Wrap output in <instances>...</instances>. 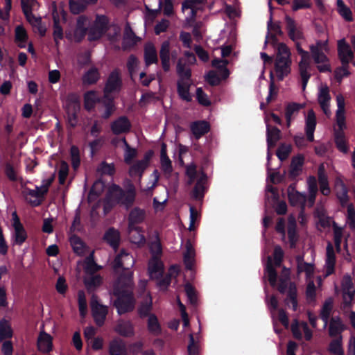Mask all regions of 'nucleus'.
<instances>
[{
  "label": "nucleus",
  "instance_id": "56",
  "mask_svg": "<svg viewBox=\"0 0 355 355\" xmlns=\"http://www.w3.org/2000/svg\"><path fill=\"white\" fill-rule=\"evenodd\" d=\"M184 291L190 304L196 305L198 297L195 288L190 283H187L184 286Z\"/></svg>",
  "mask_w": 355,
  "mask_h": 355
},
{
  "label": "nucleus",
  "instance_id": "13",
  "mask_svg": "<svg viewBox=\"0 0 355 355\" xmlns=\"http://www.w3.org/2000/svg\"><path fill=\"white\" fill-rule=\"evenodd\" d=\"M304 163V157L302 155H298L292 158L288 173V178L290 180H295L302 173Z\"/></svg>",
  "mask_w": 355,
  "mask_h": 355
},
{
  "label": "nucleus",
  "instance_id": "17",
  "mask_svg": "<svg viewBox=\"0 0 355 355\" xmlns=\"http://www.w3.org/2000/svg\"><path fill=\"white\" fill-rule=\"evenodd\" d=\"M316 116L314 111L311 109L307 112V116L305 119V132L306 139L309 141L312 142L314 141V132L316 127Z\"/></svg>",
  "mask_w": 355,
  "mask_h": 355
},
{
  "label": "nucleus",
  "instance_id": "45",
  "mask_svg": "<svg viewBox=\"0 0 355 355\" xmlns=\"http://www.w3.org/2000/svg\"><path fill=\"white\" fill-rule=\"evenodd\" d=\"M311 57L315 64H320L324 62L329 61V58L326 55L327 52L324 50H318L316 48H310Z\"/></svg>",
  "mask_w": 355,
  "mask_h": 355
},
{
  "label": "nucleus",
  "instance_id": "18",
  "mask_svg": "<svg viewBox=\"0 0 355 355\" xmlns=\"http://www.w3.org/2000/svg\"><path fill=\"white\" fill-rule=\"evenodd\" d=\"M190 129L194 137L196 139H199L209 132L210 124L204 120L196 121L191 123Z\"/></svg>",
  "mask_w": 355,
  "mask_h": 355
},
{
  "label": "nucleus",
  "instance_id": "7",
  "mask_svg": "<svg viewBox=\"0 0 355 355\" xmlns=\"http://www.w3.org/2000/svg\"><path fill=\"white\" fill-rule=\"evenodd\" d=\"M135 264L133 257L128 253L125 249H121L119 254L116 257L114 261V268L115 270L121 268L126 272L123 274H128Z\"/></svg>",
  "mask_w": 355,
  "mask_h": 355
},
{
  "label": "nucleus",
  "instance_id": "30",
  "mask_svg": "<svg viewBox=\"0 0 355 355\" xmlns=\"http://www.w3.org/2000/svg\"><path fill=\"white\" fill-rule=\"evenodd\" d=\"M267 145L268 148H274L280 139V130L277 127L267 125Z\"/></svg>",
  "mask_w": 355,
  "mask_h": 355
},
{
  "label": "nucleus",
  "instance_id": "61",
  "mask_svg": "<svg viewBox=\"0 0 355 355\" xmlns=\"http://www.w3.org/2000/svg\"><path fill=\"white\" fill-rule=\"evenodd\" d=\"M205 80L211 86H217L220 85L221 82L220 77L214 70L209 71L206 74Z\"/></svg>",
  "mask_w": 355,
  "mask_h": 355
},
{
  "label": "nucleus",
  "instance_id": "22",
  "mask_svg": "<svg viewBox=\"0 0 355 355\" xmlns=\"http://www.w3.org/2000/svg\"><path fill=\"white\" fill-rule=\"evenodd\" d=\"M104 241L109 244L114 250L119 248L120 243L119 232L114 227L109 228L103 236Z\"/></svg>",
  "mask_w": 355,
  "mask_h": 355
},
{
  "label": "nucleus",
  "instance_id": "47",
  "mask_svg": "<svg viewBox=\"0 0 355 355\" xmlns=\"http://www.w3.org/2000/svg\"><path fill=\"white\" fill-rule=\"evenodd\" d=\"M38 348L40 351L48 353L52 350L51 337L45 334L44 337H40L38 339Z\"/></svg>",
  "mask_w": 355,
  "mask_h": 355
},
{
  "label": "nucleus",
  "instance_id": "8",
  "mask_svg": "<svg viewBox=\"0 0 355 355\" xmlns=\"http://www.w3.org/2000/svg\"><path fill=\"white\" fill-rule=\"evenodd\" d=\"M21 194L25 200L33 207L40 206L45 196L41 191V188L37 186L35 190L28 187L24 188Z\"/></svg>",
  "mask_w": 355,
  "mask_h": 355
},
{
  "label": "nucleus",
  "instance_id": "5",
  "mask_svg": "<svg viewBox=\"0 0 355 355\" xmlns=\"http://www.w3.org/2000/svg\"><path fill=\"white\" fill-rule=\"evenodd\" d=\"M337 50L338 58L342 64L339 70L344 71V76H349L350 72L348 70L349 64L354 59V54L345 38L338 41Z\"/></svg>",
  "mask_w": 355,
  "mask_h": 355
},
{
  "label": "nucleus",
  "instance_id": "2",
  "mask_svg": "<svg viewBox=\"0 0 355 355\" xmlns=\"http://www.w3.org/2000/svg\"><path fill=\"white\" fill-rule=\"evenodd\" d=\"M278 291L284 294L287 291V297L285 303L292 304V309L296 311L298 308L297 289L295 282L290 281V270L286 267L283 268L282 276L277 286Z\"/></svg>",
  "mask_w": 355,
  "mask_h": 355
},
{
  "label": "nucleus",
  "instance_id": "60",
  "mask_svg": "<svg viewBox=\"0 0 355 355\" xmlns=\"http://www.w3.org/2000/svg\"><path fill=\"white\" fill-rule=\"evenodd\" d=\"M150 252L151 257H161L162 254V247L159 239H157L150 243Z\"/></svg>",
  "mask_w": 355,
  "mask_h": 355
},
{
  "label": "nucleus",
  "instance_id": "50",
  "mask_svg": "<svg viewBox=\"0 0 355 355\" xmlns=\"http://www.w3.org/2000/svg\"><path fill=\"white\" fill-rule=\"evenodd\" d=\"M266 270L268 274V278L270 284L272 286H275L277 284V272L272 266L270 258H268Z\"/></svg>",
  "mask_w": 355,
  "mask_h": 355
},
{
  "label": "nucleus",
  "instance_id": "59",
  "mask_svg": "<svg viewBox=\"0 0 355 355\" xmlns=\"http://www.w3.org/2000/svg\"><path fill=\"white\" fill-rule=\"evenodd\" d=\"M12 336V330L10 325L6 322H0V341L11 338Z\"/></svg>",
  "mask_w": 355,
  "mask_h": 355
},
{
  "label": "nucleus",
  "instance_id": "33",
  "mask_svg": "<svg viewBox=\"0 0 355 355\" xmlns=\"http://www.w3.org/2000/svg\"><path fill=\"white\" fill-rule=\"evenodd\" d=\"M336 197L338 199L341 207H346L349 200L347 187L343 182H341L336 186Z\"/></svg>",
  "mask_w": 355,
  "mask_h": 355
},
{
  "label": "nucleus",
  "instance_id": "57",
  "mask_svg": "<svg viewBox=\"0 0 355 355\" xmlns=\"http://www.w3.org/2000/svg\"><path fill=\"white\" fill-rule=\"evenodd\" d=\"M138 65L139 60L137 58L135 55L131 54L128 57L126 64L128 73L131 77L136 73Z\"/></svg>",
  "mask_w": 355,
  "mask_h": 355
},
{
  "label": "nucleus",
  "instance_id": "10",
  "mask_svg": "<svg viewBox=\"0 0 355 355\" xmlns=\"http://www.w3.org/2000/svg\"><path fill=\"white\" fill-rule=\"evenodd\" d=\"M122 87V79L118 69L113 70L109 75L103 89L104 94L110 96L114 92H119Z\"/></svg>",
  "mask_w": 355,
  "mask_h": 355
},
{
  "label": "nucleus",
  "instance_id": "23",
  "mask_svg": "<svg viewBox=\"0 0 355 355\" xmlns=\"http://www.w3.org/2000/svg\"><path fill=\"white\" fill-rule=\"evenodd\" d=\"M192 85V81L178 80L177 92L180 98L187 102H191L192 100L189 90Z\"/></svg>",
  "mask_w": 355,
  "mask_h": 355
},
{
  "label": "nucleus",
  "instance_id": "43",
  "mask_svg": "<svg viewBox=\"0 0 355 355\" xmlns=\"http://www.w3.org/2000/svg\"><path fill=\"white\" fill-rule=\"evenodd\" d=\"M27 40L28 35L25 28L21 26H17L15 28V42H19L18 46L24 48Z\"/></svg>",
  "mask_w": 355,
  "mask_h": 355
},
{
  "label": "nucleus",
  "instance_id": "58",
  "mask_svg": "<svg viewBox=\"0 0 355 355\" xmlns=\"http://www.w3.org/2000/svg\"><path fill=\"white\" fill-rule=\"evenodd\" d=\"M331 96L329 94V87L325 86L320 89L318 94V103L320 106H324V104H329Z\"/></svg>",
  "mask_w": 355,
  "mask_h": 355
},
{
  "label": "nucleus",
  "instance_id": "3",
  "mask_svg": "<svg viewBox=\"0 0 355 355\" xmlns=\"http://www.w3.org/2000/svg\"><path fill=\"white\" fill-rule=\"evenodd\" d=\"M110 195L115 202L128 210L135 202L137 193L134 184L130 182L125 190L117 184H113L110 187Z\"/></svg>",
  "mask_w": 355,
  "mask_h": 355
},
{
  "label": "nucleus",
  "instance_id": "52",
  "mask_svg": "<svg viewBox=\"0 0 355 355\" xmlns=\"http://www.w3.org/2000/svg\"><path fill=\"white\" fill-rule=\"evenodd\" d=\"M70 157L71 166L73 170H77L80 165V150L76 146H72L70 148Z\"/></svg>",
  "mask_w": 355,
  "mask_h": 355
},
{
  "label": "nucleus",
  "instance_id": "20",
  "mask_svg": "<svg viewBox=\"0 0 355 355\" xmlns=\"http://www.w3.org/2000/svg\"><path fill=\"white\" fill-rule=\"evenodd\" d=\"M336 265V254L332 244L329 242L326 248V276H329L334 273Z\"/></svg>",
  "mask_w": 355,
  "mask_h": 355
},
{
  "label": "nucleus",
  "instance_id": "12",
  "mask_svg": "<svg viewBox=\"0 0 355 355\" xmlns=\"http://www.w3.org/2000/svg\"><path fill=\"white\" fill-rule=\"evenodd\" d=\"M291 58L277 56L275 62V70L279 80H283L291 72Z\"/></svg>",
  "mask_w": 355,
  "mask_h": 355
},
{
  "label": "nucleus",
  "instance_id": "62",
  "mask_svg": "<svg viewBox=\"0 0 355 355\" xmlns=\"http://www.w3.org/2000/svg\"><path fill=\"white\" fill-rule=\"evenodd\" d=\"M108 19L105 15H97L94 26L104 33L107 30Z\"/></svg>",
  "mask_w": 355,
  "mask_h": 355
},
{
  "label": "nucleus",
  "instance_id": "14",
  "mask_svg": "<svg viewBox=\"0 0 355 355\" xmlns=\"http://www.w3.org/2000/svg\"><path fill=\"white\" fill-rule=\"evenodd\" d=\"M115 109L114 99L110 96L103 95L99 101L98 110L102 112L101 117L104 119H109Z\"/></svg>",
  "mask_w": 355,
  "mask_h": 355
},
{
  "label": "nucleus",
  "instance_id": "53",
  "mask_svg": "<svg viewBox=\"0 0 355 355\" xmlns=\"http://www.w3.org/2000/svg\"><path fill=\"white\" fill-rule=\"evenodd\" d=\"M87 4L85 3L83 1H74V0H70L69 1V9L70 11L74 14L78 15L80 12H83Z\"/></svg>",
  "mask_w": 355,
  "mask_h": 355
},
{
  "label": "nucleus",
  "instance_id": "24",
  "mask_svg": "<svg viewBox=\"0 0 355 355\" xmlns=\"http://www.w3.org/2000/svg\"><path fill=\"white\" fill-rule=\"evenodd\" d=\"M161 168L164 174L170 175L173 171V166L171 159L167 155L166 145L163 143L160 150Z\"/></svg>",
  "mask_w": 355,
  "mask_h": 355
},
{
  "label": "nucleus",
  "instance_id": "31",
  "mask_svg": "<svg viewBox=\"0 0 355 355\" xmlns=\"http://www.w3.org/2000/svg\"><path fill=\"white\" fill-rule=\"evenodd\" d=\"M101 98H98L95 91H88L84 94V107L87 111L92 110L96 104H99Z\"/></svg>",
  "mask_w": 355,
  "mask_h": 355
},
{
  "label": "nucleus",
  "instance_id": "16",
  "mask_svg": "<svg viewBox=\"0 0 355 355\" xmlns=\"http://www.w3.org/2000/svg\"><path fill=\"white\" fill-rule=\"evenodd\" d=\"M286 29L288 33L289 38L293 41L303 39L304 35L300 28L297 26L295 21L288 15L285 17Z\"/></svg>",
  "mask_w": 355,
  "mask_h": 355
},
{
  "label": "nucleus",
  "instance_id": "25",
  "mask_svg": "<svg viewBox=\"0 0 355 355\" xmlns=\"http://www.w3.org/2000/svg\"><path fill=\"white\" fill-rule=\"evenodd\" d=\"M196 252L190 242L186 243V250L183 254V261L187 270H191L195 263Z\"/></svg>",
  "mask_w": 355,
  "mask_h": 355
},
{
  "label": "nucleus",
  "instance_id": "9",
  "mask_svg": "<svg viewBox=\"0 0 355 355\" xmlns=\"http://www.w3.org/2000/svg\"><path fill=\"white\" fill-rule=\"evenodd\" d=\"M343 291V300L345 307H349L352 305L354 300L355 290L352 277L349 275H344L341 282Z\"/></svg>",
  "mask_w": 355,
  "mask_h": 355
},
{
  "label": "nucleus",
  "instance_id": "39",
  "mask_svg": "<svg viewBox=\"0 0 355 355\" xmlns=\"http://www.w3.org/2000/svg\"><path fill=\"white\" fill-rule=\"evenodd\" d=\"M337 11L338 14L348 22L353 21V15L351 9L347 6L343 0H337Z\"/></svg>",
  "mask_w": 355,
  "mask_h": 355
},
{
  "label": "nucleus",
  "instance_id": "44",
  "mask_svg": "<svg viewBox=\"0 0 355 355\" xmlns=\"http://www.w3.org/2000/svg\"><path fill=\"white\" fill-rule=\"evenodd\" d=\"M288 237L291 248H295L298 241L299 235L297 232L296 224L291 223L288 226Z\"/></svg>",
  "mask_w": 355,
  "mask_h": 355
},
{
  "label": "nucleus",
  "instance_id": "38",
  "mask_svg": "<svg viewBox=\"0 0 355 355\" xmlns=\"http://www.w3.org/2000/svg\"><path fill=\"white\" fill-rule=\"evenodd\" d=\"M207 176L205 173H202V177L198 180L196 185L194 186L192 191V197L196 200L202 199L204 197L205 193V186L204 181L206 180Z\"/></svg>",
  "mask_w": 355,
  "mask_h": 355
},
{
  "label": "nucleus",
  "instance_id": "40",
  "mask_svg": "<svg viewBox=\"0 0 355 355\" xmlns=\"http://www.w3.org/2000/svg\"><path fill=\"white\" fill-rule=\"evenodd\" d=\"M302 107V105L297 103H290L286 105L285 108V118L287 127L291 125L293 115L298 113Z\"/></svg>",
  "mask_w": 355,
  "mask_h": 355
},
{
  "label": "nucleus",
  "instance_id": "49",
  "mask_svg": "<svg viewBox=\"0 0 355 355\" xmlns=\"http://www.w3.org/2000/svg\"><path fill=\"white\" fill-rule=\"evenodd\" d=\"M164 269V265L160 257H151L148 262V270L150 273H157L162 272Z\"/></svg>",
  "mask_w": 355,
  "mask_h": 355
},
{
  "label": "nucleus",
  "instance_id": "11",
  "mask_svg": "<svg viewBox=\"0 0 355 355\" xmlns=\"http://www.w3.org/2000/svg\"><path fill=\"white\" fill-rule=\"evenodd\" d=\"M132 128L130 121L126 116H121L112 122L110 128L115 135L128 133Z\"/></svg>",
  "mask_w": 355,
  "mask_h": 355
},
{
  "label": "nucleus",
  "instance_id": "1",
  "mask_svg": "<svg viewBox=\"0 0 355 355\" xmlns=\"http://www.w3.org/2000/svg\"><path fill=\"white\" fill-rule=\"evenodd\" d=\"M134 283L132 273L121 274L113 286V295L116 297L114 306L119 315L132 311L135 308Z\"/></svg>",
  "mask_w": 355,
  "mask_h": 355
},
{
  "label": "nucleus",
  "instance_id": "48",
  "mask_svg": "<svg viewBox=\"0 0 355 355\" xmlns=\"http://www.w3.org/2000/svg\"><path fill=\"white\" fill-rule=\"evenodd\" d=\"M147 167L146 164L139 160L130 166L129 174L131 177L138 175L139 178H141Z\"/></svg>",
  "mask_w": 355,
  "mask_h": 355
},
{
  "label": "nucleus",
  "instance_id": "51",
  "mask_svg": "<svg viewBox=\"0 0 355 355\" xmlns=\"http://www.w3.org/2000/svg\"><path fill=\"white\" fill-rule=\"evenodd\" d=\"M15 228V242L16 244L21 245L26 239V232L21 223H19L17 227Z\"/></svg>",
  "mask_w": 355,
  "mask_h": 355
},
{
  "label": "nucleus",
  "instance_id": "46",
  "mask_svg": "<svg viewBox=\"0 0 355 355\" xmlns=\"http://www.w3.org/2000/svg\"><path fill=\"white\" fill-rule=\"evenodd\" d=\"M101 268L94 260V254L91 253L85 259V271L89 274H94Z\"/></svg>",
  "mask_w": 355,
  "mask_h": 355
},
{
  "label": "nucleus",
  "instance_id": "34",
  "mask_svg": "<svg viewBox=\"0 0 355 355\" xmlns=\"http://www.w3.org/2000/svg\"><path fill=\"white\" fill-rule=\"evenodd\" d=\"M332 309L333 300L331 297H329L324 301L320 314V317L321 320L324 322V326H327L329 320V317L331 315Z\"/></svg>",
  "mask_w": 355,
  "mask_h": 355
},
{
  "label": "nucleus",
  "instance_id": "15",
  "mask_svg": "<svg viewBox=\"0 0 355 355\" xmlns=\"http://www.w3.org/2000/svg\"><path fill=\"white\" fill-rule=\"evenodd\" d=\"M159 54L164 71H169L171 68V44L168 40H165L162 43Z\"/></svg>",
  "mask_w": 355,
  "mask_h": 355
},
{
  "label": "nucleus",
  "instance_id": "19",
  "mask_svg": "<svg viewBox=\"0 0 355 355\" xmlns=\"http://www.w3.org/2000/svg\"><path fill=\"white\" fill-rule=\"evenodd\" d=\"M345 329V325L339 316L332 317L329 321V336L335 338L343 336L342 332Z\"/></svg>",
  "mask_w": 355,
  "mask_h": 355
},
{
  "label": "nucleus",
  "instance_id": "35",
  "mask_svg": "<svg viewBox=\"0 0 355 355\" xmlns=\"http://www.w3.org/2000/svg\"><path fill=\"white\" fill-rule=\"evenodd\" d=\"M328 350L333 355H345L343 347V336L333 339L329 343Z\"/></svg>",
  "mask_w": 355,
  "mask_h": 355
},
{
  "label": "nucleus",
  "instance_id": "29",
  "mask_svg": "<svg viewBox=\"0 0 355 355\" xmlns=\"http://www.w3.org/2000/svg\"><path fill=\"white\" fill-rule=\"evenodd\" d=\"M202 3V0H184L182 3V10L191 9V16L189 21H195L197 15V6Z\"/></svg>",
  "mask_w": 355,
  "mask_h": 355
},
{
  "label": "nucleus",
  "instance_id": "32",
  "mask_svg": "<svg viewBox=\"0 0 355 355\" xmlns=\"http://www.w3.org/2000/svg\"><path fill=\"white\" fill-rule=\"evenodd\" d=\"M148 331L153 336H159L162 333L161 324L155 314H151L147 321Z\"/></svg>",
  "mask_w": 355,
  "mask_h": 355
},
{
  "label": "nucleus",
  "instance_id": "37",
  "mask_svg": "<svg viewBox=\"0 0 355 355\" xmlns=\"http://www.w3.org/2000/svg\"><path fill=\"white\" fill-rule=\"evenodd\" d=\"M334 141L338 150L343 153H347L348 152L349 148L347 144L345 133L343 131H335Z\"/></svg>",
  "mask_w": 355,
  "mask_h": 355
},
{
  "label": "nucleus",
  "instance_id": "55",
  "mask_svg": "<svg viewBox=\"0 0 355 355\" xmlns=\"http://www.w3.org/2000/svg\"><path fill=\"white\" fill-rule=\"evenodd\" d=\"M291 152V146L286 144H282L277 148L276 155L282 162L286 160Z\"/></svg>",
  "mask_w": 355,
  "mask_h": 355
},
{
  "label": "nucleus",
  "instance_id": "26",
  "mask_svg": "<svg viewBox=\"0 0 355 355\" xmlns=\"http://www.w3.org/2000/svg\"><path fill=\"white\" fill-rule=\"evenodd\" d=\"M110 355H127L126 347L121 339H113L109 343Z\"/></svg>",
  "mask_w": 355,
  "mask_h": 355
},
{
  "label": "nucleus",
  "instance_id": "54",
  "mask_svg": "<svg viewBox=\"0 0 355 355\" xmlns=\"http://www.w3.org/2000/svg\"><path fill=\"white\" fill-rule=\"evenodd\" d=\"M153 309L152 302H143L138 308L137 312L141 318H149Z\"/></svg>",
  "mask_w": 355,
  "mask_h": 355
},
{
  "label": "nucleus",
  "instance_id": "63",
  "mask_svg": "<svg viewBox=\"0 0 355 355\" xmlns=\"http://www.w3.org/2000/svg\"><path fill=\"white\" fill-rule=\"evenodd\" d=\"M104 33L95 27L94 25L89 29L87 28L88 40L89 42L96 41L101 38Z\"/></svg>",
  "mask_w": 355,
  "mask_h": 355
},
{
  "label": "nucleus",
  "instance_id": "21",
  "mask_svg": "<svg viewBox=\"0 0 355 355\" xmlns=\"http://www.w3.org/2000/svg\"><path fill=\"white\" fill-rule=\"evenodd\" d=\"M139 37L135 35L129 24L125 27L124 35L122 42L123 49H130L137 44Z\"/></svg>",
  "mask_w": 355,
  "mask_h": 355
},
{
  "label": "nucleus",
  "instance_id": "64",
  "mask_svg": "<svg viewBox=\"0 0 355 355\" xmlns=\"http://www.w3.org/2000/svg\"><path fill=\"white\" fill-rule=\"evenodd\" d=\"M69 173V166L66 162H62L58 171V181L60 184L65 183Z\"/></svg>",
  "mask_w": 355,
  "mask_h": 355
},
{
  "label": "nucleus",
  "instance_id": "28",
  "mask_svg": "<svg viewBox=\"0 0 355 355\" xmlns=\"http://www.w3.org/2000/svg\"><path fill=\"white\" fill-rule=\"evenodd\" d=\"M289 203L293 207L299 206L301 209V213H302L306 207V196L300 193L295 192L288 196Z\"/></svg>",
  "mask_w": 355,
  "mask_h": 355
},
{
  "label": "nucleus",
  "instance_id": "41",
  "mask_svg": "<svg viewBox=\"0 0 355 355\" xmlns=\"http://www.w3.org/2000/svg\"><path fill=\"white\" fill-rule=\"evenodd\" d=\"M100 78V74L96 67L89 69L83 76V82L84 84L93 85L97 83Z\"/></svg>",
  "mask_w": 355,
  "mask_h": 355
},
{
  "label": "nucleus",
  "instance_id": "36",
  "mask_svg": "<svg viewBox=\"0 0 355 355\" xmlns=\"http://www.w3.org/2000/svg\"><path fill=\"white\" fill-rule=\"evenodd\" d=\"M53 40L56 45L59 44V41L63 39V30L60 24V18L58 13L53 12Z\"/></svg>",
  "mask_w": 355,
  "mask_h": 355
},
{
  "label": "nucleus",
  "instance_id": "27",
  "mask_svg": "<svg viewBox=\"0 0 355 355\" xmlns=\"http://www.w3.org/2000/svg\"><path fill=\"white\" fill-rule=\"evenodd\" d=\"M144 61L146 66L158 62L157 53L152 44H147L144 47Z\"/></svg>",
  "mask_w": 355,
  "mask_h": 355
},
{
  "label": "nucleus",
  "instance_id": "4",
  "mask_svg": "<svg viewBox=\"0 0 355 355\" xmlns=\"http://www.w3.org/2000/svg\"><path fill=\"white\" fill-rule=\"evenodd\" d=\"M146 211L139 207H134L128 214V231L130 233L136 232L137 237L132 240L133 243H142L145 241L144 236L141 233V228L137 226L142 223L146 218Z\"/></svg>",
  "mask_w": 355,
  "mask_h": 355
},
{
  "label": "nucleus",
  "instance_id": "42",
  "mask_svg": "<svg viewBox=\"0 0 355 355\" xmlns=\"http://www.w3.org/2000/svg\"><path fill=\"white\" fill-rule=\"evenodd\" d=\"M116 331L122 336L130 337L134 335V328L128 322H123L116 327Z\"/></svg>",
  "mask_w": 355,
  "mask_h": 355
},
{
  "label": "nucleus",
  "instance_id": "6",
  "mask_svg": "<svg viewBox=\"0 0 355 355\" xmlns=\"http://www.w3.org/2000/svg\"><path fill=\"white\" fill-rule=\"evenodd\" d=\"M92 315L94 322L98 327H101L106 320L108 313V307L101 304L96 295H93L90 300Z\"/></svg>",
  "mask_w": 355,
  "mask_h": 355
}]
</instances>
